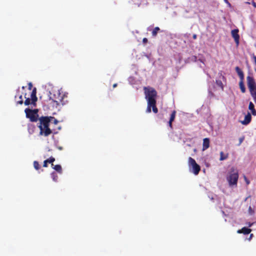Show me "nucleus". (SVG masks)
I'll list each match as a JSON object with an SVG mask.
<instances>
[{"label":"nucleus","mask_w":256,"mask_h":256,"mask_svg":"<svg viewBox=\"0 0 256 256\" xmlns=\"http://www.w3.org/2000/svg\"><path fill=\"white\" fill-rule=\"evenodd\" d=\"M38 127L40 130V134L48 136L52 133V130L49 128L50 120L48 116H42L38 118Z\"/></svg>","instance_id":"obj_1"},{"label":"nucleus","mask_w":256,"mask_h":256,"mask_svg":"<svg viewBox=\"0 0 256 256\" xmlns=\"http://www.w3.org/2000/svg\"><path fill=\"white\" fill-rule=\"evenodd\" d=\"M145 98L148 103L156 104L157 92L152 87H144V88Z\"/></svg>","instance_id":"obj_2"},{"label":"nucleus","mask_w":256,"mask_h":256,"mask_svg":"<svg viewBox=\"0 0 256 256\" xmlns=\"http://www.w3.org/2000/svg\"><path fill=\"white\" fill-rule=\"evenodd\" d=\"M238 178V171L234 167H232L226 176V180L228 182L229 186H236Z\"/></svg>","instance_id":"obj_3"},{"label":"nucleus","mask_w":256,"mask_h":256,"mask_svg":"<svg viewBox=\"0 0 256 256\" xmlns=\"http://www.w3.org/2000/svg\"><path fill=\"white\" fill-rule=\"evenodd\" d=\"M248 86L250 94L256 104V83L254 79L251 76L246 77Z\"/></svg>","instance_id":"obj_4"},{"label":"nucleus","mask_w":256,"mask_h":256,"mask_svg":"<svg viewBox=\"0 0 256 256\" xmlns=\"http://www.w3.org/2000/svg\"><path fill=\"white\" fill-rule=\"evenodd\" d=\"M48 96L50 100L56 103V106L62 102L64 96L60 94L59 90H52L49 92Z\"/></svg>","instance_id":"obj_5"},{"label":"nucleus","mask_w":256,"mask_h":256,"mask_svg":"<svg viewBox=\"0 0 256 256\" xmlns=\"http://www.w3.org/2000/svg\"><path fill=\"white\" fill-rule=\"evenodd\" d=\"M188 165L192 168V172L195 175H198L200 170V167L196 162V160L191 157L188 158Z\"/></svg>","instance_id":"obj_6"},{"label":"nucleus","mask_w":256,"mask_h":256,"mask_svg":"<svg viewBox=\"0 0 256 256\" xmlns=\"http://www.w3.org/2000/svg\"><path fill=\"white\" fill-rule=\"evenodd\" d=\"M26 117L30 118V120L32 122H36L38 121V117L34 114V112L32 111V110L26 108L24 110Z\"/></svg>","instance_id":"obj_7"},{"label":"nucleus","mask_w":256,"mask_h":256,"mask_svg":"<svg viewBox=\"0 0 256 256\" xmlns=\"http://www.w3.org/2000/svg\"><path fill=\"white\" fill-rule=\"evenodd\" d=\"M232 36L234 38V42L238 46L239 44L240 36L238 34V30L234 29L232 30Z\"/></svg>","instance_id":"obj_8"},{"label":"nucleus","mask_w":256,"mask_h":256,"mask_svg":"<svg viewBox=\"0 0 256 256\" xmlns=\"http://www.w3.org/2000/svg\"><path fill=\"white\" fill-rule=\"evenodd\" d=\"M154 113L156 114L158 112V109L156 108V104L148 103V106L146 108V112L150 113L152 111V108Z\"/></svg>","instance_id":"obj_9"},{"label":"nucleus","mask_w":256,"mask_h":256,"mask_svg":"<svg viewBox=\"0 0 256 256\" xmlns=\"http://www.w3.org/2000/svg\"><path fill=\"white\" fill-rule=\"evenodd\" d=\"M36 88H34L30 94V97H31V100H32V104H33L34 106H36V102L38 100V98L36 96Z\"/></svg>","instance_id":"obj_10"},{"label":"nucleus","mask_w":256,"mask_h":256,"mask_svg":"<svg viewBox=\"0 0 256 256\" xmlns=\"http://www.w3.org/2000/svg\"><path fill=\"white\" fill-rule=\"evenodd\" d=\"M36 88H34L30 94V97H31V100H32V104H33L34 106H36V102L38 100V98L36 96Z\"/></svg>","instance_id":"obj_11"},{"label":"nucleus","mask_w":256,"mask_h":256,"mask_svg":"<svg viewBox=\"0 0 256 256\" xmlns=\"http://www.w3.org/2000/svg\"><path fill=\"white\" fill-rule=\"evenodd\" d=\"M252 120V116L250 112H248L244 116V119L242 120L240 122L244 125H247L250 123Z\"/></svg>","instance_id":"obj_12"},{"label":"nucleus","mask_w":256,"mask_h":256,"mask_svg":"<svg viewBox=\"0 0 256 256\" xmlns=\"http://www.w3.org/2000/svg\"><path fill=\"white\" fill-rule=\"evenodd\" d=\"M176 113V111L174 110L172 112V114H170V120L168 122V126L171 128V129L172 128V122H174V120L175 119Z\"/></svg>","instance_id":"obj_13"},{"label":"nucleus","mask_w":256,"mask_h":256,"mask_svg":"<svg viewBox=\"0 0 256 256\" xmlns=\"http://www.w3.org/2000/svg\"><path fill=\"white\" fill-rule=\"evenodd\" d=\"M54 161H55V158L54 157L51 156L49 158L45 160L44 162L43 166L45 167V168L47 167L48 166V163L51 164H52V166H54L53 162Z\"/></svg>","instance_id":"obj_14"},{"label":"nucleus","mask_w":256,"mask_h":256,"mask_svg":"<svg viewBox=\"0 0 256 256\" xmlns=\"http://www.w3.org/2000/svg\"><path fill=\"white\" fill-rule=\"evenodd\" d=\"M210 146V140L208 138H204L203 140L202 150H205Z\"/></svg>","instance_id":"obj_15"},{"label":"nucleus","mask_w":256,"mask_h":256,"mask_svg":"<svg viewBox=\"0 0 256 256\" xmlns=\"http://www.w3.org/2000/svg\"><path fill=\"white\" fill-rule=\"evenodd\" d=\"M252 230L250 228H248L246 227H244L240 230H238L237 231V232L238 234H249L251 232Z\"/></svg>","instance_id":"obj_16"},{"label":"nucleus","mask_w":256,"mask_h":256,"mask_svg":"<svg viewBox=\"0 0 256 256\" xmlns=\"http://www.w3.org/2000/svg\"><path fill=\"white\" fill-rule=\"evenodd\" d=\"M235 70L240 77V80H244V74L242 70L238 66H236Z\"/></svg>","instance_id":"obj_17"},{"label":"nucleus","mask_w":256,"mask_h":256,"mask_svg":"<svg viewBox=\"0 0 256 256\" xmlns=\"http://www.w3.org/2000/svg\"><path fill=\"white\" fill-rule=\"evenodd\" d=\"M248 110H250L253 116H256V110L254 108V104L252 102H250L249 103Z\"/></svg>","instance_id":"obj_18"},{"label":"nucleus","mask_w":256,"mask_h":256,"mask_svg":"<svg viewBox=\"0 0 256 256\" xmlns=\"http://www.w3.org/2000/svg\"><path fill=\"white\" fill-rule=\"evenodd\" d=\"M52 168L54 169L55 170L58 172L60 174H62V168L60 165V164H56L54 165V166H52Z\"/></svg>","instance_id":"obj_19"},{"label":"nucleus","mask_w":256,"mask_h":256,"mask_svg":"<svg viewBox=\"0 0 256 256\" xmlns=\"http://www.w3.org/2000/svg\"><path fill=\"white\" fill-rule=\"evenodd\" d=\"M244 80H240L239 82L240 88L242 93H244L246 92V88L244 86Z\"/></svg>","instance_id":"obj_20"},{"label":"nucleus","mask_w":256,"mask_h":256,"mask_svg":"<svg viewBox=\"0 0 256 256\" xmlns=\"http://www.w3.org/2000/svg\"><path fill=\"white\" fill-rule=\"evenodd\" d=\"M228 154H224L222 152H220V160L222 161V160H226L228 158Z\"/></svg>","instance_id":"obj_21"},{"label":"nucleus","mask_w":256,"mask_h":256,"mask_svg":"<svg viewBox=\"0 0 256 256\" xmlns=\"http://www.w3.org/2000/svg\"><path fill=\"white\" fill-rule=\"evenodd\" d=\"M160 30V28L158 27H155L152 31V36L154 37H156L157 36L158 32Z\"/></svg>","instance_id":"obj_22"},{"label":"nucleus","mask_w":256,"mask_h":256,"mask_svg":"<svg viewBox=\"0 0 256 256\" xmlns=\"http://www.w3.org/2000/svg\"><path fill=\"white\" fill-rule=\"evenodd\" d=\"M50 120V123H53L54 124H57L58 123V121L54 116H48Z\"/></svg>","instance_id":"obj_23"},{"label":"nucleus","mask_w":256,"mask_h":256,"mask_svg":"<svg viewBox=\"0 0 256 256\" xmlns=\"http://www.w3.org/2000/svg\"><path fill=\"white\" fill-rule=\"evenodd\" d=\"M25 98H26V100L24 102V104L26 106H28L30 104H32V100H31V99H30L29 98H26V94H25L24 96Z\"/></svg>","instance_id":"obj_24"},{"label":"nucleus","mask_w":256,"mask_h":256,"mask_svg":"<svg viewBox=\"0 0 256 256\" xmlns=\"http://www.w3.org/2000/svg\"><path fill=\"white\" fill-rule=\"evenodd\" d=\"M51 176H52V180L54 182H56L58 181V175L56 174L55 172H52L51 174Z\"/></svg>","instance_id":"obj_25"},{"label":"nucleus","mask_w":256,"mask_h":256,"mask_svg":"<svg viewBox=\"0 0 256 256\" xmlns=\"http://www.w3.org/2000/svg\"><path fill=\"white\" fill-rule=\"evenodd\" d=\"M216 84L219 86L222 90H224V85L222 82L220 80H216Z\"/></svg>","instance_id":"obj_26"},{"label":"nucleus","mask_w":256,"mask_h":256,"mask_svg":"<svg viewBox=\"0 0 256 256\" xmlns=\"http://www.w3.org/2000/svg\"><path fill=\"white\" fill-rule=\"evenodd\" d=\"M34 168L36 170H38L40 168V165L38 162L34 161Z\"/></svg>","instance_id":"obj_27"},{"label":"nucleus","mask_w":256,"mask_h":256,"mask_svg":"<svg viewBox=\"0 0 256 256\" xmlns=\"http://www.w3.org/2000/svg\"><path fill=\"white\" fill-rule=\"evenodd\" d=\"M16 104H23V100H22V95L19 96V99H18V100L16 101Z\"/></svg>","instance_id":"obj_28"},{"label":"nucleus","mask_w":256,"mask_h":256,"mask_svg":"<svg viewBox=\"0 0 256 256\" xmlns=\"http://www.w3.org/2000/svg\"><path fill=\"white\" fill-rule=\"evenodd\" d=\"M16 104H23V100H22V95L19 96V99H18V100L16 101Z\"/></svg>","instance_id":"obj_29"},{"label":"nucleus","mask_w":256,"mask_h":256,"mask_svg":"<svg viewBox=\"0 0 256 256\" xmlns=\"http://www.w3.org/2000/svg\"><path fill=\"white\" fill-rule=\"evenodd\" d=\"M244 180L247 185H248L250 184V180L247 178L246 176H244Z\"/></svg>","instance_id":"obj_30"},{"label":"nucleus","mask_w":256,"mask_h":256,"mask_svg":"<svg viewBox=\"0 0 256 256\" xmlns=\"http://www.w3.org/2000/svg\"><path fill=\"white\" fill-rule=\"evenodd\" d=\"M244 136L240 138H239V144H238V145H240L242 142L244 140Z\"/></svg>","instance_id":"obj_31"},{"label":"nucleus","mask_w":256,"mask_h":256,"mask_svg":"<svg viewBox=\"0 0 256 256\" xmlns=\"http://www.w3.org/2000/svg\"><path fill=\"white\" fill-rule=\"evenodd\" d=\"M32 111H33L34 112V114L36 115V116L38 117V109H34L32 110Z\"/></svg>","instance_id":"obj_32"},{"label":"nucleus","mask_w":256,"mask_h":256,"mask_svg":"<svg viewBox=\"0 0 256 256\" xmlns=\"http://www.w3.org/2000/svg\"><path fill=\"white\" fill-rule=\"evenodd\" d=\"M142 42L144 44H146L148 42V39L146 38H144L142 39Z\"/></svg>","instance_id":"obj_33"},{"label":"nucleus","mask_w":256,"mask_h":256,"mask_svg":"<svg viewBox=\"0 0 256 256\" xmlns=\"http://www.w3.org/2000/svg\"><path fill=\"white\" fill-rule=\"evenodd\" d=\"M32 84L31 82L29 83V84H28V90H32Z\"/></svg>","instance_id":"obj_34"},{"label":"nucleus","mask_w":256,"mask_h":256,"mask_svg":"<svg viewBox=\"0 0 256 256\" xmlns=\"http://www.w3.org/2000/svg\"><path fill=\"white\" fill-rule=\"evenodd\" d=\"M253 59H254L255 64H256V56H253ZM255 70H256V68L255 69Z\"/></svg>","instance_id":"obj_35"},{"label":"nucleus","mask_w":256,"mask_h":256,"mask_svg":"<svg viewBox=\"0 0 256 256\" xmlns=\"http://www.w3.org/2000/svg\"><path fill=\"white\" fill-rule=\"evenodd\" d=\"M253 59H254L255 64H256V56H253ZM255 70H256V68L255 69Z\"/></svg>","instance_id":"obj_36"},{"label":"nucleus","mask_w":256,"mask_h":256,"mask_svg":"<svg viewBox=\"0 0 256 256\" xmlns=\"http://www.w3.org/2000/svg\"><path fill=\"white\" fill-rule=\"evenodd\" d=\"M197 38V36L196 34H194L193 36H192V38L195 40Z\"/></svg>","instance_id":"obj_37"},{"label":"nucleus","mask_w":256,"mask_h":256,"mask_svg":"<svg viewBox=\"0 0 256 256\" xmlns=\"http://www.w3.org/2000/svg\"><path fill=\"white\" fill-rule=\"evenodd\" d=\"M252 6H253L254 7L256 8V2H252Z\"/></svg>","instance_id":"obj_38"},{"label":"nucleus","mask_w":256,"mask_h":256,"mask_svg":"<svg viewBox=\"0 0 256 256\" xmlns=\"http://www.w3.org/2000/svg\"><path fill=\"white\" fill-rule=\"evenodd\" d=\"M117 86V84H113V88H116Z\"/></svg>","instance_id":"obj_39"},{"label":"nucleus","mask_w":256,"mask_h":256,"mask_svg":"<svg viewBox=\"0 0 256 256\" xmlns=\"http://www.w3.org/2000/svg\"><path fill=\"white\" fill-rule=\"evenodd\" d=\"M220 76L222 78V79H224L225 78L224 76H222V74L220 75Z\"/></svg>","instance_id":"obj_40"},{"label":"nucleus","mask_w":256,"mask_h":256,"mask_svg":"<svg viewBox=\"0 0 256 256\" xmlns=\"http://www.w3.org/2000/svg\"><path fill=\"white\" fill-rule=\"evenodd\" d=\"M248 210H249L250 211H252V209L251 206L249 207V209Z\"/></svg>","instance_id":"obj_41"},{"label":"nucleus","mask_w":256,"mask_h":256,"mask_svg":"<svg viewBox=\"0 0 256 256\" xmlns=\"http://www.w3.org/2000/svg\"><path fill=\"white\" fill-rule=\"evenodd\" d=\"M252 236H253V234H251L250 235V238H252Z\"/></svg>","instance_id":"obj_42"},{"label":"nucleus","mask_w":256,"mask_h":256,"mask_svg":"<svg viewBox=\"0 0 256 256\" xmlns=\"http://www.w3.org/2000/svg\"><path fill=\"white\" fill-rule=\"evenodd\" d=\"M250 198V196H248V198H246V200L248 199V198Z\"/></svg>","instance_id":"obj_43"},{"label":"nucleus","mask_w":256,"mask_h":256,"mask_svg":"<svg viewBox=\"0 0 256 256\" xmlns=\"http://www.w3.org/2000/svg\"><path fill=\"white\" fill-rule=\"evenodd\" d=\"M250 198V196H248V198H246V200L248 199V198Z\"/></svg>","instance_id":"obj_44"},{"label":"nucleus","mask_w":256,"mask_h":256,"mask_svg":"<svg viewBox=\"0 0 256 256\" xmlns=\"http://www.w3.org/2000/svg\"><path fill=\"white\" fill-rule=\"evenodd\" d=\"M250 198V196H248V198H246V200L248 199V198Z\"/></svg>","instance_id":"obj_45"},{"label":"nucleus","mask_w":256,"mask_h":256,"mask_svg":"<svg viewBox=\"0 0 256 256\" xmlns=\"http://www.w3.org/2000/svg\"><path fill=\"white\" fill-rule=\"evenodd\" d=\"M58 148H59L60 150H62V147H60Z\"/></svg>","instance_id":"obj_46"},{"label":"nucleus","mask_w":256,"mask_h":256,"mask_svg":"<svg viewBox=\"0 0 256 256\" xmlns=\"http://www.w3.org/2000/svg\"><path fill=\"white\" fill-rule=\"evenodd\" d=\"M224 1H226V2H228V0H224Z\"/></svg>","instance_id":"obj_47"},{"label":"nucleus","mask_w":256,"mask_h":256,"mask_svg":"<svg viewBox=\"0 0 256 256\" xmlns=\"http://www.w3.org/2000/svg\"><path fill=\"white\" fill-rule=\"evenodd\" d=\"M256 72V70H255Z\"/></svg>","instance_id":"obj_48"}]
</instances>
